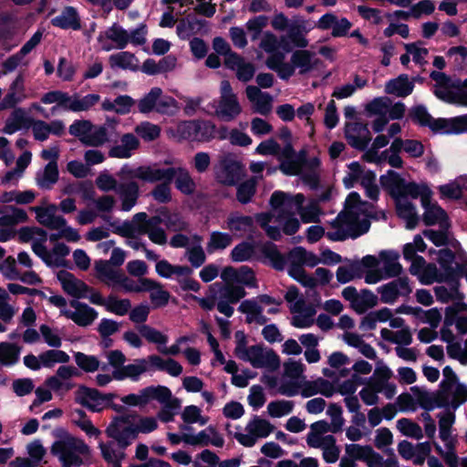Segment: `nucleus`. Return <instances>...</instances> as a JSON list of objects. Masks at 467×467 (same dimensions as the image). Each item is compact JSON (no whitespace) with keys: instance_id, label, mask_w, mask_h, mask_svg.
Returning <instances> with one entry per match:
<instances>
[{"instance_id":"obj_1","label":"nucleus","mask_w":467,"mask_h":467,"mask_svg":"<svg viewBox=\"0 0 467 467\" xmlns=\"http://www.w3.org/2000/svg\"><path fill=\"white\" fill-rule=\"evenodd\" d=\"M304 202L305 196L302 193L293 195L275 191L270 198L272 211L257 213L254 219L270 239L279 240L282 231L287 235H292L298 231L300 223L296 217V213L303 223L318 221L320 215L318 202L311 201L304 206Z\"/></svg>"},{"instance_id":"obj_2","label":"nucleus","mask_w":467,"mask_h":467,"mask_svg":"<svg viewBox=\"0 0 467 467\" xmlns=\"http://www.w3.org/2000/svg\"><path fill=\"white\" fill-rule=\"evenodd\" d=\"M371 215L372 205L362 202L359 194L352 192L346 199L344 211L329 222L327 232L320 225H312L306 230V238L310 243L317 242L324 235L334 242L357 238L368 231Z\"/></svg>"},{"instance_id":"obj_3","label":"nucleus","mask_w":467,"mask_h":467,"mask_svg":"<svg viewBox=\"0 0 467 467\" xmlns=\"http://www.w3.org/2000/svg\"><path fill=\"white\" fill-rule=\"evenodd\" d=\"M381 183L388 187L395 200L397 214L406 223L408 229H414L419 223L420 217L411 200L422 198L426 187L415 182H405L399 173L389 171L381 176Z\"/></svg>"},{"instance_id":"obj_4","label":"nucleus","mask_w":467,"mask_h":467,"mask_svg":"<svg viewBox=\"0 0 467 467\" xmlns=\"http://www.w3.org/2000/svg\"><path fill=\"white\" fill-rule=\"evenodd\" d=\"M266 67L275 71L282 80H288L297 70L299 75L312 71L317 65L316 54L306 49L292 53L289 62L285 61V54H275L265 60Z\"/></svg>"},{"instance_id":"obj_5","label":"nucleus","mask_w":467,"mask_h":467,"mask_svg":"<svg viewBox=\"0 0 467 467\" xmlns=\"http://www.w3.org/2000/svg\"><path fill=\"white\" fill-rule=\"evenodd\" d=\"M51 453L62 467H79L90 458V448L83 440L67 435L52 444Z\"/></svg>"},{"instance_id":"obj_6","label":"nucleus","mask_w":467,"mask_h":467,"mask_svg":"<svg viewBox=\"0 0 467 467\" xmlns=\"http://www.w3.org/2000/svg\"><path fill=\"white\" fill-rule=\"evenodd\" d=\"M41 101L44 104H57L51 109L52 113H55L57 109L66 111L83 112L91 110L100 101V96L95 93L85 96L78 93L70 95L61 90H53L44 94Z\"/></svg>"},{"instance_id":"obj_7","label":"nucleus","mask_w":467,"mask_h":467,"mask_svg":"<svg viewBox=\"0 0 467 467\" xmlns=\"http://www.w3.org/2000/svg\"><path fill=\"white\" fill-rule=\"evenodd\" d=\"M236 346L235 355L242 360L250 362L256 368H267L274 370L279 366L278 356L271 349H266L259 345L246 347L245 335L237 331L235 333Z\"/></svg>"},{"instance_id":"obj_8","label":"nucleus","mask_w":467,"mask_h":467,"mask_svg":"<svg viewBox=\"0 0 467 467\" xmlns=\"http://www.w3.org/2000/svg\"><path fill=\"white\" fill-rule=\"evenodd\" d=\"M411 119L422 127H428L434 132L463 133L467 132V114L451 119H433L424 106H415L410 109Z\"/></svg>"},{"instance_id":"obj_9","label":"nucleus","mask_w":467,"mask_h":467,"mask_svg":"<svg viewBox=\"0 0 467 467\" xmlns=\"http://www.w3.org/2000/svg\"><path fill=\"white\" fill-rule=\"evenodd\" d=\"M116 123V119L109 118L105 125H94L88 119H77L69 126L68 131L82 144L99 147L109 140L108 127H113Z\"/></svg>"},{"instance_id":"obj_10","label":"nucleus","mask_w":467,"mask_h":467,"mask_svg":"<svg viewBox=\"0 0 467 467\" xmlns=\"http://www.w3.org/2000/svg\"><path fill=\"white\" fill-rule=\"evenodd\" d=\"M381 269L367 270L364 273L366 284L374 285L383 279L393 278L402 274L403 267L400 264V254L396 251L385 250L379 254Z\"/></svg>"},{"instance_id":"obj_11","label":"nucleus","mask_w":467,"mask_h":467,"mask_svg":"<svg viewBox=\"0 0 467 467\" xmlns=\"http://www.w3.org/2000/svg\"><path fill=\"white\" fill-rule=\"evenodd\" d=\"M172 132L179 140L209 141L215 137L216 127L210 120H184Z\"/></svg>"},{"instance_id":"obj_12","label":"nucleus","mask_w":467,"mask_h":467,"mask_svg":"<svg viewBox=\"0 0 467 467\" xmlns=\"http://www.w3.org/2000/svg\"><path fill=\"white\" fill-rule=\"evenodd\" d=\"M209 291L211 294H214L217 298L218 311L227 317L234 314V307L231 306V304L238 302L245 296L243 286L233 284L214 283L209 286Z\"/></svg>"},{"instance_id":"obj_13","label":"nucleus","mask_w":467,"mask_h":467,"mask_svg":"<svg viewBox=\"0 0 467 467\" xmlns=\"http://www.w3.org/2000/svg\"><path fill=\"white\" fill-rule=\"evenodd\" d=\"M242 112V107L234 93L228 80H223L220 85V99L215 108V115L223 121H231Z\"/></svg>"},{"instance_id":"obj_14","label":"nucleus","mask_w":467,"mask_h":467,"mask_svg":"<svg viewBox=\"0 0 467 467\" xmlns=\"http://www.w3.org/2000/svg\"><path fill=\"white\" fill-rule=\"evenodd\" d=\"M274 431V426L259 416H254L245 426V432H235L236 441L245 447H253L259 439L266 438Z\"/></svg>"},{"instance_id":"obj_15","label":"nucleus","mask_w":467,"mask_h":467,"mask_svg":"<svg viewBox=\"0 0 467 467\" xmlns=\"http://www.w3.org/2000/svg\"><path fill=\"white\" fill-rule=\"evenodd\" d=\"M244 176V168L232 157H223L214 167L215 180L225 186H235Z\"/></svg>"},{"instance_id":"obj_16","label":"nucleus","mask_w":467,"mask_h":467,"mask_svg":"<svg viewBox=\"0 0 467 467\" xmlns=\"http://www.w3.org/2000/svg\"><path fill=\"white\" fill-rule=\"evenodd\" d=\"M397 278L377 288L380 301L384 304L393 305L400 297H408L412 292V285L407 276Z\"/></svg>"},{"instance_id":"obj_17","label":"nucleus","mask_w":467,"mask_h":467,"mask_svg":"<svg viewBox=\"0 0 467 467\" xmlns=\"http://www.w3.org/2000/svg\"><path fill=\"white\" fill-rule=\"evenodd\" d=\"M467 401V386L457 382H451L440 388L436 397V406L439 408L451 407L456 410Z\"/></svg>"},{"instance_id":"obj_18","label":"nucleus","mask_w":467,"mask_h":467,"mask_svg":"<svg viewBox=\"0 0 467 467\" xmlns=\"http://www.w3.org/2000/svg\"><path fill=\"white\" fill-rule=\"evenodd\" d=\"M108 437L127 448L136 438L134 424L128 418H116L106 429Z\"/></svg>"},{"instance_id":"obj_19","label":"nucleus","mask_w":467,"mask_h":467,"mask_svg":"<svg viewBox=\"0 0 467 467\" xmlns=\"http://www.w3.org/2000/svg\"><path fill=\"white\" fill-rule=\"evenodd\" d=\"M128 30L120 25L114 23L98 36V42L101 45V49L110 51L114 48L123 50L129 45Z\"/></svg>"},{"instance_id":"obj_20","label":"nucleus","mask_w":467,"mask_h":467,"mask_svg":"<svg viewBox=\"0 0 467 467\" xmlns=\"http://www.w3.org/2000/svg\"><path fill=\"white\" fill-rule=\"evenodd\" d=\"M391 376L392 371L380 361L367 385L378 393H383L387 399H392L396 394V386L389 382Z\"/></svg>"},{"instance_id":"obj_21","label":"nucleus","mask_w":467,"mask_h":467,"mask_svg":"<svg viewBox=\"0 0 467 467\" xmlns=\"http://www.w3.org/2000/svg\"><path fill=\"white\" fill-rule=\"evenodd\" d=\"M289 308L293 315L291 324L295 327L306 328L314 324L317 309L313 304L301 300L292 304Z\"/></svg>"},{"instance_id":"obj_22","label":"nucleus","mask_w":467,"mask_h":467,"mask_svg":"<svg viewBox=\"0 0 467 467\" xmlns=\"http://www.w3.org/2000/svg\"><path fill=\"white\" fill-rule=\"evenodd\" d=\"M30 210L36 213V221L48 229H60L66 223V219L57 214V206L54 203L33 206Z\"/></svg>"},{"instance_id":"obj_23","label":"nucleus","mask_w":467,"mask_h":467,"mask_svg":"<svg viewBox=\"0 0 467 467\" xmlns=\"http://www.w3.org/2000/svg\"><path fill=\"white\" fill-rule=\"evenodd\" d=\"M22 237L25 240L32 239L31 248L33 252L40 257L43 262L49 266L50 264L56 263L53 259V255L50 254V251L45 245L47 241V232L36 228V229H26L22 232Z\"/></svg>"},{"instance_id":"obj_24","label":"nucleus","mask_w":467,"mask_h":467,"mask_svg":"<svg viewBox=\"0 0 467 467\" xmlns=\"http://www.w3.org/2000/svg\"><path fill=\"white\" fill-rule=\"evenodd\" d=\"M62 315L80 327L89 326L97 317L98 312L77 300L70 302V308L61 310Z\"/></svg>"},{"instance_id":"obj_25","label":"nucleus","mask_w":467,"mask_h":467,"mask_svg":"<svg viewBox=\"0 0 467 467\" xmlns=\"http://www.w3.org/2000/svg\"><path fill=\"white\" fill-rule=\"evenodd\" d=\"M26 78L23 73H19L10 84L7 93L0 103V109L15 108L17 104L23 102L28 98L26 90Z\"/></svg>"},{"instance_id":"obj_26","label":"nucleus","mask_w":467,"mask_h":467,"mask_svg":"<svg viewBox=\"0 0 467 467\" xmlns=\"http://www.w3.org/2000/svg\"><path fill=\"white\" fill-rule=\"evenodd\" d=\"M421 204L425 209L423 221L427 225L439 224L441 228H449L450 223L445 211L437 203H432L429 196L428 189L422 193Z\"/></svg>"},{"instance_id":"obj_27","label":"nucleus","mask_w":467,"mask_h":467,"mask_svg":"<svg viewBox=\"0 0 467 467\" xmlns=\"http://www.w3.org/2000/svg\"><path fill=\"white\" fill-rule=\"evenodd\" d=\"M345 136L348 144L358 150H364L371 140L368 126L360 122L347 123Z\"/></svg>"},{"instance_id":"obj_28","label":"nucleus","mask_w":467,"mask_h":467,"mask_svg":"<svg viewBox=\"0 0 467 467\" xmlns=\"http://www.w3.org/2000/svg\"><path fill=\"white\" fill-rule=\"evenodd\" d=\"M164 391L161 385L150 386L140 389L138 393H131L120 398V400L129 406L144 407L154 400H162Z\"/></svg>"},{"instance_id":"obj_29","label":"nucleus","mask_w":467,"mask_h":467,"mask_svg":"<svg viewBox=\"0 0 467 467\" xmlns=\"http://www.w3.org/2000/svg\"><path fill=\"white\" fill-rule=\"evenodd\" d=\"M149 219L150 217L146 213H138L133 215L130 221H126L117 227L115 233L125 237L147 235Z\"/></svg>"},{"instance_id":"obj_30","label":"nucleus","mask_w":467,"mask_h":467,"mask_svg":"<svg viewBox=\"0 0 467 467\" xmlns=\"http://www.w3.org/2000/svg\"><path fill=\"white\" fill-rule=\"evenodd\" d=\"M164 391L162 400H155L161 405V409L158 412V419L162 422L173 421L175 415H177L182 407L180 399L173 397L171 389L165 386H161Z\"/></svg>"},{"instance_id":"obj_31","label":"nucleus","mask_w":467,"mask_h":467,"mask_svg":"<svg viewBox=\"0 0 467 467\" xmlns=\"http://www.w3.org/2000/svg\"><path fill=\"white\" fill-rule=\"evenodd\" d=\"M185 443L192 446L212 445L222 448L224 445V439L214 427L209 426L197 434L191 433V436L185 438Z\"/></svg>"},{"instance_id":"obj_32","label":"nucleus","mask_w":467,"mask_h":467,"mask_svg":"<svg viewBox=\"0 0 467 467\" xmlns=\"http://www.w3.org/2000/svg\"><path fill=\"white\" fill-rule=\"evenodd\" d=\"M51 25L60 29L77 31L81 28V18L76 7L67 5L51 19Z\"/></svg>"},{"instance_id":"obj_33","label":"nucleus","mask_w":467,"mask_h":467,"mask_svg":"<svg viewBox=\"0 0 467 467\" xmlns=\"http://www.w3.org/2000/svg\"><path fill=\"white\" fill-rule=\"evenodd\" d=\"M224 64L226 67L234 70L236 77L240 81H250L255 73V67L251 62L245 61L238 54H230L225 59Z\"/></svg>"},{"instance_id":"obj_34","label":"nucleus","mask_w":467,"mask_h":467,"mask_svg":"<svg viewBox=\"0 0 467 467\" xmlns=\"http://www.w3.org/2000/svg\"><path fill=\"white\" fill-rule=\"evenodd\" d=\"M329 431V424L325 420L314 422L310 426V431L306 435V444L315 449H322L334 437L326 434Z\"/></svg>"},{"instance_id":"obj_35","label":"nucleus","mask_w":467,"mask_h":467,"mask_svg":"<svg viewBox=\"0 0 467 467\" xmlns=\"http://www.w3.org/2000/svg\"><path fill=\"white\" fill-rule=\"evenodd\" d=\"M116 193L121 202L120 210L130 212L137 204L140 197V187L135 181L122 182L119 183Z\"/></svg>"},{"instance_id":"obj_36","label":"nucleus","mask_w":467,"mask_h":467,"mask_svg":"<svg viewBox=\"0 0 467 467\" xmlns=\"http://www.w3.org/2000/svg\"><path fill=\"white\" fill-rule=\"evenodd\" d=\"M335 392V388L328 380L319 378L316 380H306L301 382L299 393L304 398H309L317 394H322L326 397H331Z\"/></svg>"},{"instance_id":"obj_37","label":"nucleus","mask_w":467,"mask_h":467,"mask_svg":"<svg viewBox=\"0 0 467 467\" xmlns=\"http://www.w3.org/2000/svg\"><path fill=\"white\" fill-rule=\"evenodd\" d=\"M114 394H101L95 389H86L81 396V404L90 410L98 412L102 410L112 400Z\"/></svg>"},{"instance_id":"obj_38","label":"nucleus","mask_w":467,"mask_h":467,"mask_svg":"<svg viewBox=\"0 0 467 467\" xmlns=\"http://www.w3.org/2000/svg\"><path fill=\"white\" fill-rule=\"evenodd\" d=\"M140 146L139 139L132 133L121 136L119 144L110 148L109 155L111 158L129 159Z\"/></svg>"},{"instance_id":"obj_39","label":"nucleus","mask_w":467,"mask_h":467,"mask_svg":"<svg viewBox=\"0 0 467 467\" xmlns=\"http://www.w3.org/2000/svg\"><path fill=\"white\" fill-rule=\"evenodd\" d=\"M453 84L454 79L442 85H434L433 93L439 99L446 103L462 106L466 89H457L454 91L455 86Z\"/></svg>"},{"instance_id":"obj_40","label":"nucleus","mask_w":467,"mask_h":467,"mask_svg":"<svg viewBox=\"0 0 467 467\" xmlns=\"http://www.w3.org/2000/svg\"><path fill=\"white\" fill-rule=\"evenodd\" d=\"M147 371H149L148 361L145 358H138L131 364L122 366L119 369H115L113 377L118 380L130 379L133 381H138L140 376Z\"/></svg>"},{"instance_id":"obj_41","label":"nucleus","mask_w":467,"mask_h":467,"mask_svg":"<svg viewBox=\"0 0 467 467\" xmlns=\"http://www.w3.org/2000/svg\"><path fill=\"white\" fill-rule=\"evenodd\" d=\"M149 370L164 371L171 377H179L182 373V366L173 358H162L158 355H150L147 358Z\"/></svg>"},{"instance_id":"obj_42","label":"nucleus","mask_w":467,"mask_h":467,"mask_svg":"<svg viewBox=\"0 0 467 467\" xmlns=\"http://www.w3.org/2000/svg\"><path fill=\"white\" fill-rule=\"evenodd\" d=\"M58 279L64 291L75 298L87 297L88 285L82 280L76 278L72 274L61 272L58 274Z\"/></svg>"},{"instance_id":"obj_43","label":"nucleus","mask_w":467,"mask_h":467,"mask_svg":"<svg viewBox=\"0 0 467 467\" xmlns=\"http://www.w3.org/2000/svg\"><path fill=\"white\" fill-rule=\"evenodd\" d=\"M245 92L256 112L261 115H267L271 111L272 97L268 93L262 92L255 86H247Z\"/></svg>"},{"instance_id":"obj_44","label":"nucleus","mask_w":467,"mask_h":467,"mask_svg":"<svg viewBox=\"0 0 467 467\" xmlns=\"http://www.w3.org/2000/svg\"><path fill=\"white\" fill-rule=\"evenodd\" d=\"M173 167L161 168L157 164L140 166V180L147 182H172Z\"/></svg>"},{"instance_id":"obj_45","label":"nucleus","mask_w":467,"mask_h":467,"mask_svg":"<svg viewBox=\"0 0 467 467\" xmlns=\"http://www.w3.org/2000/svg\"><path fill=\"white\" fill-rule=\"evenodd\" d=\"M99 448L100 449L103 459L110 464L111 467L120 465L121 461L125 458L124 451L126 448L114 440L108 442L100 441Z\"/></svg>"},{"instance_id":"obj_46","label":"nucleus","mask_w":467,"mask_h":467,"mask_svg":"<svg viewBox=\"0 0 467 467\" xmlns=\"http://www.w3.org/2000/svg\"><path fill=\"white\" fill-rule=\"evenodd\" d=\"M254 225V218L248 215H243L238 212L231 213L225 222L224 228L234 234L244 235L248 233Z\"/></svg>"},{"instance_id":"obj_47","label":"nucleus","mask_w":467,"mask_h":467,"mask_svg":"<svg viewBox=\"0 0 467 467\" xmlns=\"http://www.w3.org/2000/svg\"><path fill=\"white\" fill-rule=\"evenodd\" d=\"M414 84L406 74H401L396 78L389 80L385 85V91L396 97L405 98L411 94Z\"/></svg>"},{"instance_id":"obj_48","label":"nucleus","mask_w":467,"mask_h":467,"mask_svg":"<svg viewBox=\"0 0 467 467\" xmlns=\"http://www.w3.org/2000/svg\"><path fill=\"white\" fill-rule=\"evenodd\" d=\"M95 270L98 278L109 286L117 285L122 272L114 267L106 260L95 262Z\"/></svg>"},{"instance_id":"obj_49","label":"nucleus","mask_w":467,"mask_h":467,"mask_svg":"<svg viewBox=\"0 0 467 467\" xmlns=\"http://www.w3.org/2000/svg\"><path fill=\"white\" fill-rule=\"evenodd\" d=\"M173 180L176 189L185 195H192L196 190V183L189 171L183 167H173Z\"/></svg>"},{"instance_id":"obj_50","label":"nucleus","mask_w":467,"mask_h":467,"mask_svg":"<svg viewBox=\"0 0 467 467\" xmlns=\"http://www.w3.org/2000/svg\"><path fill=\"white\" fill-rule=\"evenodd\" d=\"M58 180L57 161H49L44 169L36 173V183L43 190H50Z\"/></svg>"},{"instance_id":"obj_51","label":"nucleus","mask_w":467,"mask_h":467,"mask_svg":"<svg viewBox=\"0 0 467 467\" xmlns=\"http://www.w3.org/2000/svg\"><path fill=\"white\" fill-rule=\"evenodd\" d=\"M135 105V100L128 95H119L114 100L105 99L101 103V109L105 111L125 115L130 112Z\"/></svg>"},{"instance_id":"obj_52","label":"nucleus","mask_w":467,"mask_h":467,"mask_svg":"<svg viewBox=\"0 0 467 467\" xmlns=\"http://www.w3.org/2000/svg\"><path fill=\"white\" fill-rule=\"evenodd\" d=\"M238 310L246 315V321L248 323H256L264 325L266 323L267 318L264 316V307L256 299L243 301Z\"/></svg>"},{"instance_id":"obj_53","label":"nucleus","mask_w":467,"mask_h":467,"mask_svg":"<svg viewBox=\"0 0 467 467\" xmlns=\"http://www.w3.org/2000/svg\"><path fill=\"white\" fill-rule=\"evenodd\" d=\"M282 48L289 51L291 46L305 48L308 46V41L305 37L299 26L292 24L287 29L286 35L281 36Z\"/></svg>"},{"instance_id":"obj_54","label":"nucleus","mask_w":467,"mask_h":467,"mask_svg":"<svg viewBox=\"0 0 467 467\" xmlns=\"http://www.w3.org/2000/svg\"><path fill=\"white\" fill-rule=\"evenodd\" d=\"M318 258L312 253L307 252L301 246L292 249L285 258L286 265L315 266L318 264Z\"/></svg>"},{"instance_id":"obj_55","label":"nucleus","mask_w":467,"mask_h":467,"mask_svg":"<svg viewBox=\"0 0 467 467\" xmlns=\"http://www.w3.org/2000/svg\"><path fill=\"white\" fill-rule=\"evenodd\" d=\"M385 452L389 455L386 460L371 448L363 462L367 467H399L393 449H387Z\"/></svg>"},{"instance_id":"obj_56","label":"nucleus","mask_w":467,"mask_h":467,"mask_svg":"<svg viewBox=\"0 0 467 467\" xmlns=\"http://www.w3.org/2000/svg\"><path fill=\"white\" fill-rule=\"evenodd\" d=\"M112 68L128 69L136 71L139 69V61L134 54L128 51H121L113 54L109 58Z\"/></svg>"},{"instance_id":"obj_57","label":"nucleus","mask_w":467,"mask_h":467,"mask_svg":"<svg viewBox=\"0 0 467 467\" xmlns=\"http://www.w3.org/2000/svg\"><path fill=\"white\" fill-rule=\"evenodd\" d=\"M27 218L25 210L12 205L7 206L0 216V227L13 228L16 224L26 222Z\"/></svg>"},{"instance_id":"obj_58","label":"nucleus","mask_w":467,"mask_h":467,"mask_svg":"<svg viewBox=\"0 0 467 467\" xmlns=\"http://www.w3.org/2000/svg\"><path fill=\"white\" fill-rule=\"evenodd\" d=\"M454 422L455 414L451 411H446L439 415V436L444 444L457 442L455 436L451 433Z\"/></svg>"},{"instance_id":"obj_59","label":"nucleus","mask_w":467,"mask_h":467,"mask_svg":"<svg viewBox=\"0 0 467 467\" xmlns=\"http://www.w3.org/2000/svg\"><path fill=\"white\" fill-rule=\"evenodd\" d=\"M390 150L395 151L404 150L412 158H419L424 152V147L420 140H401L400 138L395 139L391 145Z\"/></svg>"},{"instance_id":"obj_60","label":"nucleus","mask_w":467,"mask_h":467,"mask_svg":"<svg viewBox=\"0 0 467 467\" xmlns=\"http://www.w3.org/2000/svg\"><path fill=\"white\" fill-rule=\"evenodd\" d=\"M162 219L160 216L150 217L148 221V233L149 239L159 245H163L167 243V234L165 230L161 226Z\"/></svg>"},{"instance_id":"obj_61","label":"nucleus","mask_w":467,"mask_h":467,"mask_svg":"<svg viewBox=\"0 0 467 467\" xmlns=\"http://www.w3.org/2000/svg\"><path fill=\"white\" fill-rule=\"evenodd\" d=\"M257 177H252L248 180L236 184V199L242 204L249 203L256 192Z\"/></svg>"},{"instance_id":"obj_62","label":"nucleus","mask_w":467,"mask_h":467,"mask_svg":"<svg viewBox=\"0 0 467 467\" xmlns=\"http://www.w3.org/2000/svg\"><path fill=\"white\" fill-rule=\"evenodd\" d=\"M262 254L268 259L271 265L276 270H284L285 267V257L278 251L277 246L267 242L262 245Z\"/></svg>"},{"instance_id":"obj_63","label":"nucleus","mask_w":467,"mask_h":467,"mask_svg":"<svg viewBox=\"0 0 467 467\" xmlns=\"http://www.w3.org/2000/svg\"><path fill=\"white\" fill-rule=\"evenodd\" d=\"M233 242V236L229 233L213 231L210 234L207 242L206 250L209 254H213L219 250H224Z\"/></svg>"},{"instance_id":"obj_64","label":"nucleus","mask_w":467,"mask_h":467,"mask_svg":"<svg viewBox=\"0 0 467 467\" xmlns=\"http://www.w3.org/2000/svg\"><path fill=\"white\" fill-rule=\"evenodd\" d=\"M27 118L23 109H16L5 120L4 133L11 135L26 125Z\"/></svg>"}]
</instances>
